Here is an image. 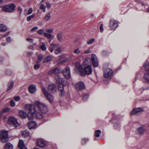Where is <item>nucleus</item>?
<instances>
[{
  "mask_svg": "<svg viewBox=\"0 0 149 149\" xmlns=\"http://www.w3.org/2000/svg\"><path fill=\"white\" fill-rule=\"evenodd\" d=\"M24 108L26 110L29 111L28 115V118L29 120L32 119L33 118L35 114V117L36 118L41 119L43 117L42 113L38 112L32 104H25Z\"/></svg>",
  "mask_w": 149,
  "mask_h": 149,
  "instance_id": "f257e3e1",
  "label": "nucleus"
},
{
  "mask_svg": "<svg viewBox=\"0 0 149 149\" xmlns=\"http://www.w3.org/2000/svg\"><path fill=\"white\" fill-rule=\"evenodd\" d=\"M55 78L58 84V89L61 92V95L63 96L64 95V87L66 85V83L65 82L64 79L61 78L58 75H56L55 76Z\"/></svg>",
  "mask_w": 149,
  "mask_h": 149,
  "instance_id": "f03ea898",
  "label": "nucleus"
},
{
  "mask_svg": "<svg viewBox=\"0 0 149 149\" xmlns=\"http://www.w3.org/2000/svg\"><path fill=\"white\" fill-rule=\"evenodd\" d=\"M34 104L38 109L42 113H45L48 111L47 106L38 101H35Z\"/></svg>",
  "mask_w": 149,
  "mask_h": 149,
  "instance_id": "7ed1b4c3",
  "label": "nucleus"
},
{
  "mask_svg": "<svg viewBox=\"0 0 149 149\" xmlns=\"http://www.w3.org/2000/svg\"><path fill=\"white\" fill-rule=\"evenodd\" d=\"M15 7V4L14 3H11L3 6L2 9L5 12L12 13L14 11Z\"/></svg>",
  "mask_w": 149,
  "mask_h": 149,
  "instance_id": "20e7f679",
  "label": "nucleus"
},
{
  "mask_svg": "<svg viewBox=\"0 0 149 149\" xmlns=\"http://www.w3.org/2000/svg\"><path fill=\"white\" fill-rule=\"evenodd\" d=\"M8 123L11 126H13L15 128H17L20 125L17 119L13 117H10L9 118Z\"/></svg>",
  "mask_w": 149,
  "mask_h": 149,
  "instance_id": "39448f33",
  "label": "nucleus"
},
{
  "mask_svg": "<svg viewBox=\"0 0 149 149\" xmlns=\"http://www.w3.org/2000/svg\"><path fill=\"white\" fill-rule=\"evenodd\" d=\"M8 134L7 132L2 131L0 132V139L1 142L5 143L8 141Z\"/></svg>",
  "mask_w": 149,
  "mask_h": 149,
  "instance_id": "423d86ee",
  "label": "nucleus"
},
{
  "mask_svg": "<svg viewBox=\"0 0 149 149\" xmlns=\"http://www.w3.org/2000/svg\"><path fill=\"white\" fill-rule=\"evenodd\" d=\"M42 90L43 93L48 100L50 102H52L54 100L53 97L49 94L46 91L44 87H42Z\"/></svg>",
  "mask_w": 149,
  "mask_h": 149,
  "instance_id": "0eeeda50",
  "label": "nucleus"
},
{
  "mask_svg": "<svg viewBox=\"0 0 149 149\" xmlns=\"http://www.w3.org/2000/svg\"><path fill=\"white\" fill-rule=\"evenodd\" d=\"M75 70L77 72L80 74L81 75H84L82 67L79 63H77L75 64Z\"/></svg>",
  "mask_w": 149,
  "mask_h": 149,
  "instance_id": "6e6552de",
  "label": "nucleus"
},
{
  "mask_svg": "<svg viewBox=\"0 0 149 149\" xmlns=\"http://www.w3.org/2000/svg\"><path fill=\"white\" fill-rule=\"evenodd\" d=\"M75 87L77 91H81L85 88L84 84L83 82L79 81L76 84Z\"/></svg>",
  "mask_w": 149,
  "mask_h": 149,
  "instance_id": "1a4fd4ad",
  "label": "nucleus"
},
{
  "mask_svg": "<svg viewBox=\"0 0 149 149\" xmlns=\"http://www.w3.org/2000/svg\"><path fill=\"white\" fill-rule=\"evenodd\" d=\"M113 73V72L111 69L108 68L104 72V77L105 78H109L112 76Z\"/></svg>",
  "mask_w": 149,
  "mask_h": 149,
  "instance_id": "9d476101",
  "label": "nucleus"
},
{
  "mask_svg": "<svg viewBox=\"0 0 149 149\" xmlns=\"http://www.w3.org/2000/svg\"><path fill=\"white\" fill-rule=\"evenodd\" d=\"M110 26L111 30H115L118 26V23L115 20H111L110 21Z\"/></svg>",
  "mask_w": 149,
  "mask_h": 149,
  "instance_id": "9b49d317",
  "label": "nucleus"
},
{
  "mask_svg": "<svg viewBox=\"0 0 149 149\" xmlns=\"http://www.w3.org/2000/svg\"><path fill=\"white\" fill-rule=\"evenodd\" d=\"M91 60L93 65L95 67H97L98 65L97 59L96 55L92 54L91 55Z\"/></svg>",
  "mask_w": 149,
  "mask_h": 149,
  "instance_id": "f8f14e48",
  "label": "nucleus"
},
{
  "mask_svg": "<svg viewBox=\"0 0 149 149\" xmlns=\"http://www.w3.org/2000/svg\"><path fill=\"white\" fill-rule=\"evenodd\" d=\"M63 73L66 79H69L71 77L70 69L68 67H66L63 70Z\"/></svg>",
  "mask_w": 149,
  "mask_h": 149,
  "instance_id": "ddd939ff",
  "label": "nucleus"
},
{
  "mask_svg": "<svg viewBox=\"0 0 149 149\" xmlns=\"http://www.w3.org/2000/svg\"><path fill=\"white\" fill-rule=\"evenodd\" d=\"M48 91L51 93H55L56 90V86L54 84L49 85L48 87Z\"/></svg>",
  "mask_w": 149,
  "mask_h": 149,
  "instance_id": "4468645a",
  "label": "nucleus"
},
{
  "mask_svg": "<svg viewBox=\"0 0 149 149\" xmlns=\"http://www.w3.org/2000/svg\"><path fill=\"white\" fill-rule=\"evenodd\" d=\"M83 71L84 73V75L85 74L90 75L92 73V69L91 66L89 65L87 66L83 69Z\"/></svg>",
  "mask_w": 149,
  "mask_h": 149,
  "instance_id": "2eb2a0df",
  "label": "nucleus"
},
{
  "mask_svg": "<svg viewBox=\"0 0 149 149\" xmlns=\"http://www.w3.org/2000/svg\"><path fill=\"white\" fill-rule=\"evenodd\" d=\"M52 47H54L55 53L56 54H58L61 52V48L58 45L52 44Z\"/></svg>",
  "mask_w": 149,
  "mask_h": 149,
  "instance_id": "dca6fc26",
  "label": "nucleus"
},
{
  "mask_svg": "<svg viewBox=\"0 0 149 149\" xmlns=\"http://www.w3.org/2000/svg\"><path fill=\"white\" fill-rule=\"evenodd\" d=\"M36 126V123L35 122L33 121H29L27 123V126L29 129L35 128Z\"/></svg>",
  "mask_w": 149,
  "mask_h": 149,
  "instance_id": "f3484780",
  "label": "nucleus"
},
{
  "mask_svg": "<svg viewBox=\"0 0 149 149\" xmlns=\"http://www.w3.org/2000/svg\"><path fill=\"white\" fill-rule=\"evenodd\" d=\"M36 143L37 145L40 147H43L45 145V142L42 139H38Z\"/></svg>",
  "mask_w": 149,
  "mask_h": 149,
  "instance_id": "a211bd4d",
  "label": "nucleus"
},
{
  "mask_svg": "<svg viewBox=\"0 0 149 149\" xmlns=\"http://www.w3.org/2000/svg\"><path fill=\"white\" fill-rule=\"evenodd\" d=\"M143 111V110L140 108H138L136 109H133V110L131 112L130 114L132 115H135L136 114H138L141 112H142Z\"/></svg>",
  "mask_w": 149,
  "mask_h": 149,
  "instance_id": "6ab92c4d",
  "label": "nucleus"
},
{
  "mask_svg": "<svg viewBox=\"0 0 149 149\" xmlns=\"http://www.w3.org/2000/svg\"><path fill=\"white\" fill-rule=\"evenodd\" d=\"M18 146L19 148V149H27L26 148L24 145V141L22 140H20L19 141L18 143Z\"/></svg>",
  "mask_w": 149,
  "mask_h": 149,
  "instance_id": "aec40b11",
  "label": "nucleus"
},
{
  "mask_svg": "<svg viewBox=\"0 0 149 149\" xmlns=\"http://www.w3.org/2000/svg\"><path fill=\"white\" fill-rule=\"evenodd\" d=\"M29 91L31 93H34L36 91V86L34 85H30L29 87Z\"/></svg>",
  "mask_w": 149,
  "mask_h": 149,
  "instance_id": "412c9836",
  "label": "nucleus"
},
{
  "mask_svg": "<svg viewBox=\"0 0 149 149\" xmlns=\"http://www.w3.org/2000/svg\"><path fill=\"white\" fill-rule=\"evenodd\" d=\"M19 116L22 118L24 119L27 116V114L26 113L23 111L20 110L19 112Z\"/></svg>",
  "mask_w": 149,
  "mask_h": 149,
  "instance_id": "4be33fe9",
  "label": "nucleus"
},
{
  "mask_svg": "<svg viewBox=\"0 0 149 149\" xmlns=\"http://www.w3.org/2000/svg\"><path fill=\"white\" fill-rule=\"evenodd\" d=\"M59 72V69L57 68H55L49 71L48 74H56L58 73Z\"/></svg>",
  "mask_w": 149,
  "mask_h": 149,
  "instance_id": "5701e85b",
  "label": "nucleus"
},
{
  "mask_svg": "<svg viewBox=\"0 0 149 149\" xmlns=\"http://www.w3.org/2000/svg\"><path fill=\"white\" fill-rule=\"evenodd\" d=\"M44 36L46 38L48 39H53L54 37V35L52 34L48 33H44Z\"/></svg>",
  "mask_w": 149,
  "mask_h": 149,
  "instance_id": "b1692460",
  "label": "nucleus"
},
{
  "mask_svg": "<svg viewBox=\"0 0 149 149\" xmlns=\"http://www.w3.org/2000/svg\"><path fill=\"white\" fill-rule=\"evenodd\" d=\"M14 85V82L13 81H10L8 84V87L7 89V91L10 90L13 87Z\"/></svg>",
  "mask_w": 149,
  "mask_h": 149,
  "instance_id": "393cba45",
  "label": "nucleus"
},
{
  "mask_svg": "<svg viewBox=\"0 0 149 149\" xmlns=\"http://www.w3.org/2000/svg\"><path fill=\"white\" fill-rule=\"evenodd\" d=\"M4 147L5 149H13V146L12 144L8 143L5 145Z\"/></svg>",
  "mask_w": 149,
  "mask_h": 149,
  "instance_id": "a878e982",
  "label": "nucleus"
},
{
  "mask_svg": "<svg viewBox=\"0 0 149 149\" xmlns=\"http://www.w3.org/2000/svg\"><path fill=\"white\" fill-rule=\"evenodd\" d=\"M63 33H59L57 34V38L58 41L60 42H62L63 41Z\"/></svg>",
  "mask_w": 149,
  "mask_h": 149,
  "instance_id": "bb28decb",
  "label": "nucleus"
},
{
  "mask_svg": "<svg viewBox=\"0 0 149 149\" xmlns=\"http://www.w3.org/2000/svg\"><path fill=\"white\" fill-rule=\"evenodd\" d=\"M52 60V57L48 56L45 58L43 61V62L44 63H47L50 61Z\"/></svg>",
  "mask_w": 149,
  "mask_h": 149,
  "instance_id": "cd10ccee",
  "label": "nucleus"
},
{
  "mask_svg": "<svg viewBox=\"0 0 149 149\" xmlns=\"http://www.w3.org/2000/svg\"><path fill=\"white\" fill-rule=\"evenodd\" d=\"M145 69L147 71H149V61H147L143 65Z\"/></svg>",
  "mask_w": 149,
  "mask_h": 149,
  "instance_id": "c85d7f7f",
  "label": "nucleus"
},
{
  "mask_svg": "<svg viewBox=\"0 0 149 149\" xmlns=\"http://www.w3.org/2000/svg\"><path fill=\"white\" fill-rule=\"evenodd\" d=\"M7 29V27L4 25L0 24V31H5Z\"/></svg>",
  "mask_w": 149,
  "mask_h": 149,
  "instance_id": "c756f323",
  "label": "nucleus"
},
{
  "mask_svg": "<svg viewBox=\"0 0 149 149\" xmlns=\"http://www.w3.org/2000/svg\"><path fill=\"white\" fill-rule=\"evenodd\" d=\"M30 134L29 132L27 131H23L22 132V136L24 137H27L29 136Z\"/></svg>",
  "mask_w": 149,
  "mask_h": 149,
  "instance_id": "7c9ffc66",
  "label": "nucleus"
},
{
  "mask_svg": "<svg viewBox=\"0 0 149 149\" xmlns=\"http://www.w3.org/2000/svg\"><path fill=\"white\" fill-rule=\"evenodd\" d=\"M44 57V56L43 55H40L38 56V59L36 61V63H40L42 61V59Z\"/></svg>",
  "mask_w": 149,
  "mask_h": 149,
  "instance_id": "2f4dec72",
  "label": "nucleus"
},
{
  "mask_svg": "<svg viewBox=\"0 0 149 149\" xmlns=\"http://www.w3.org/2000/svg\"><path fill=\"white\" fill-rule=\"evenodd\" d=\"M39 48L43 51L45 50L46 49V45L44 43H42V45L40 46Z\"/></svg>",
  "mask_w": 149,
  "mask_h": 149,
  "instance_id": "473e14b6",
  "label": "nucleus"
},
{
  "mask_svg": "<svg viewBox=\"0 0 149 149\" xmlns=\"http://www.w3.org/2000/svg\"><path fill=\"white\" fill-rule=\"evenodd\" d=\"M144 78L146 81L149 83V73L145 74L144 75Z\"/></svg>",
  "mask_w": 149,
  "mask_h": 149,
  "instance_id": "72a5a7b5",
  "label": "nucleus"
},
{
  "mask_svg": "<svg viewBox=\"0 0 149 149\" xmlns=\"http://www.w3.org/2000/svg\"><path fill=\"white\" fill-rule=\"evenodd\" d=\"M137 131L140 134H143L144 132V129L142 127L138 128L137 129Z\"/></svg>",
  "mask_w": 149,
  "mask_h": 149,
  "instance_id": "f704fd0d",
  "label": "nucleus"
},
{
  "mask_svg": "<svg viewBox=\"0 0 149 149\" xmlns=\"http://www.w3.org/2000/svg\"><path fill=\"white\" fill-rule=\"evenodd\" d=\"M10 109L8 107L4 109L1 112V113L2 114L3 113H7L10 111Z\"/></svg>",
  "mask_w": 149,
  "mask_h": 149,
  "instance_id": "c9c22d12",
  "label": "nucleus"
},
{
  "mask_svg": "<svg viewBox=\"0 0 149 149\" xmlns=\"http://www.w3.org/2000/svg\"><path fill=\"white\" fill-rule=\"evenodd\" d=\"M101 134V131L99 130H96L95 132V136L97 137H99Z\"/></svg>",
  "mask_w": 149,
  "mask_h": 149,
  "instance_id": "e433bc0d",
  "label": "nucleus"
},
{
  "mask_svg": "<svg viewBox=\"0 0 149 149\" xmlns=\"http://www.w3.org/2000/svg\"><path fill=\"white\" fill-rule=\"evenodd\" d=\"M50 17V14L49 13H47L45 16V21H48Z\"/></svg>",
  "mask_w": 149,
  "mask_h": 149,
  "instance_id": "4c0bfd02",
  "label": "nucleus"
},
{
  "mask_svg": "<svg viewBox=\"0 0 149 149\" xmlns=\"http://www.w3.org/2000/svg\"><path fill=\"white\" fill-rule=\"evenodd\" d=\"M46 6L43 4H42L40 6V9L42 10L43 12H45L46 11Z\"/></svg>",
  "mask_w": 149,
  "mask_h": 149,
  "instance_id": "58836bf2",
  "label": "nucleus"
},
{
  "mask_svg": "<svg viewBox=\"0 0 149 149\" xmlns=\"http://www.w3.org/2000/svg\"><path fill=\"white\" fill-rule=\"evenodd\" d=\"M54 30V29L51 28L48 29H46V31L48 33H52L53 32Z\"/></svg>",
  "mask_w": 149,
  "mask_h": 149,
  "instance_id": "ea45409f",
  "label": "nucleus"
},
{
  "mask_svg": "<svg viewBox=\"0 0 149 149\" xmlns=\"http://www.w3.org/2000/svg\"><path fill=\"white\" fill-rule=\"evenodd\" d=\"M35 16V15L33 14L29 16L27 18V20L28 21H29L31 19L33 18Z\"/></svg>",
  "mask_w": 149,
  "mask_h": 149,
  "instance_id": "a19ab883",
  "label": "nucleus"
},
{
  "mask_svg": "<svg viewBox=\"0 0 149 149\" xmlns=\"http://www.w3.org/2000/svg\"><path fill=\"white\" fill-rule=\"evenodd\" d=\"M74 53L76 54H78L81 53V51L79 48H77L74 50Z\"/></svg>",
  "mask_w": 149,
  "mask_h": 149,
  "instance_id": "79ce46f5",
  "label": "nucleus"
},
{
  "mask_svg": "<svg viewBox=\"0 0 149 149\" xmlns=\"http://www.w3.org/2000/svg\"><path fill=\"white\" fill-rule=\"evenodd\" d=\"M95 39H92L87 41V43L88 45H90L92 44L95 41Z\"/></svg>",
  "mask_w": 149,
  "mask_h": 149,
  "instance_id": "37998d69",
  "label": "nucleus"
},
{
  "mask_svg": "<svg viewBox=\"0 0 149 149\" xmlns=\"http://www.w3.org/2000/svg\"><path fill=\"white\" fill-rule=\"evenodd\" d=\"M37 33L40 34H44V33H45L43 29L38 30L37 31Z\"/></svg>",
  "mask_w": 149,
  "mask_h": 149,
  "instance_id": "c03bdc74",
  "label": "nucleus"
},
{
  "mask_svg": "<svg viewBox=\"0 0 149 149\" xmlns=\"http://www.w3.org/2000/svg\"><path fill=\"white\" fill-rule=\"evenodd\" d=\"M46 5L47 8L49 9L51 7V4L48 2L46 3Z\"/></svg>",
  "mask_w": 149,
  "mask_h": 149,
  "instance_id": "a18cd8bd",
  "label": "nucleus"
},
{
  "mask_svg": "<svg viewBox=\"0 0 149 149\" xmlns=\"http://www.w3.org/2000/svg\"><path fill=\"white\" fill-rule=\"evenodd\" d=\"M33 12V9L32 8H30L28 11L27 14L28 15H30Z\"/></svg>",
  "mask_w": 149,
  "mask_h": 149,
  "instance_id": "49530a36",
  "label": "nucleus"
},
{
  "mask_svg": "<svg viewBox=\"0 0 149 149\" xmlns=\"http://www.w3.org/2000/svg\"><path fill=\"white\" fill-rule=\"evenodd\" d=\"M10 105L11 106L13 107H14L15 105V102L13 101H11L10 102Z\"/></svg>",
  "mask_w": 149,
  "mask_h": 149,
  "instance_id": "de8ad7c7",
  "label": "nucleus"
},
{
  "mask_svg": "<svg viewBox=\"0 0 149 149\" xmlns=\"http://www.w3.org/2000/svg\"><path fill=\"white\" fill-rule=\"evenodd\" d=\"M40 66L39 64L35 65L34 66V68L35 70H38Z\"/></svg>",
  "mask_w": 149,
  "mask_h": 149,
  "instance_id": "09e8293b",
  "label": "nucleus"
},
{
  "mask_svg": "<svg viewBox=\"0 0 149 149\" xmlns=\"http://www.w3.org/2000/svg\"><path fill=\"white\" fill-rule=\"evenodd\" d=\"M20 98L19 96L15 97L14 98L15 100L16 101H19L20 100Z\"/></svg>",
  "mask_w": 149,
  "mask_h": 149,
  "instance_id": "8fccbe9b",
  "label": "nucleus"
},
{
  "mask_svg": "<svg viewBox=\"0 0 149 149\" xmlns=\"http://www.w3.org/2000/svg\"><path fill=\"white\" fill-rule=\"evenodd\" d=\"M100 31L101 32H102L103 31V24H101L100 26Z\"/></svg>",
  "mask_w": 149,
  "mask_h": 149,
  "instance_id": "3c124183",
  "label": "nucleus"
},
{
  "mask_svg": "<svg viewBox=\"0 0 149 149\" xmlns=\"http://www.w3.org/2000/svg\"><path fill=\"white\" fill-rule=\"evenodd\" d=\"M26 40L27 41L31 42H32L33 41V39L29 38H27L26 39Z\"/></svg>",
  "mask_w": 149,
  "mask_h": 149,
  "instance_id": "603ef678",
  "label": "nucleus"
},
{
  "mask_svg": "<svg viewBox=\"0 0 149 149\" xmlns=\"http://www.w3.org/2000/svg\"><path fill=\"white\" fill-rule=\"evenodd\" d=\"M38 29V27L37 26H35L33 27V28L31 29V31H34V30H37Z\"/></svg>",
  "mask_w": 149,
  "mask_h": 149,
  "instance_id": "864d4df0",
  "label": "nucleus"
},
{
  "mask_svg": "<svg viewBox=\"0 0 149 149\" xmlns=\"http://www.w3.org/2000/svg\"><path fill=\"white\" fill-rule=\"evenodd\" d=\"M91 52V51L89 49L87 50L84 52V53L85 54H87L88 53H90Z\"/></svg>",
  "mask_w": 149,
  "mask_h": 149,
  "instance_id": "5fc2aeb1",
  "label": "nucleus"
},
{
  "mask_svg": "<svg viewBox=\"0 0 149 149\" xmlns=\"http://www.w3.org/2000/svg\"><path fill=\"white\" fill-rule=\"evenodd\" d=\"M88 59H86L83 62V65H86L88 63Z\"/></svg>",
  "mask_w": 149,
  "mask_h": 149,
  "instance_id": "6e6d98bb",
  "label": "nucleus"
},
{
  "mask_svg": "<svg viewBox=\"0 0 149 149\" xmlns=\"http://www.w3.org/2000/svg\"><path fill=\"white\" fill-rule=\"evenodd\" d=\"M29 49H30L33 50L34 47L32 45H30L29 47Z\"/></svg>",
  "mask_w": 149,
  "mask_h": 149,
  "instance_id": "4d7b16f0",
  "label": "nucleus"
},
{
  "mask_svg": "<svg viewBox=\"0 0 149 149\" xmlns=\"http://www.w3.org/2000/svg\"><path fill=\"white\" fill-rule=\"evenodd\" d=\"M54 49V47H52V44H51V47L50 48L49 51L51 52H53Z\"/></svg>",
  "mask_w": 149,
  "mask_h": 149,
  "instance_id": "13d9d810",
  "label": "nucleus"
},
{
  "mask_svg": "<svg viewBox=\"0 0 149 149\" xmlns=\"http://www.w3.org/2000/svg\"><path fill=\"white\" fill-rule=\"evenodd\" d=\"M11 39L10 37H8L6 38V41H7L9 42L10 41Z\"/></svg>",
  "mask_w": 149,
  "mask_h": 149,
  "instance_id": "bf43d9fd",
  "label": "nucleus"
},
{
  "mask_svg": "<svg viewBox=\"0 0 149 149\" xmlns=\"http://www.w3.org/2000/svg\"><path fill=\"white\" fill-rule=\"evenodd\" d=\"M88 97V96L87 95H86L84 96L83 97V100H85Z\"/></svg>",
  "mask_w": 149,
  "mask_h": 149,
  "instance_id": "052dcab7",
  "label": "nucleus"
},
{
  "mask_svg": "<svg viewBox=\"0 0 149 149\" xmlns=\"http://www.w3.org/2000/svg\"><path fill=\"white\" fill-rule=\"evenodd\" d=\"M18 11H20V13H21L22 11V9L20 7H18Z\"/></svg>",
  "mask_w": 149,
  "mask_h": 149,
  "instance_id": "680f3d73",
  "label": "nucleus"
},
{
  "mask_svg": "<svg viewBox=\"0 0 149 149\" xmlns=\"http://www.w3.org/2000/svg\"><path fill=\"white\" fill-rule=\"evenodd\" d=\"M84 140H85L86 141H87V140L86 139H83V140H82V143H84V142H83V141H84Z\"/></svg>",
  "mask_w": 149,
  "mask_h": 149,
  "instance_id": "e2e57ef3",
  "label": "nucleus"
},
{
  "mask_svg": "<svg viewBox=\"0 0 149 149\" xmlns=\"http://www.w3.org/2000/svg\"><path fill=\"white\" fill-rule=\"evenodd\" d=\"M1 45L3 46H5L6 45V43H2Z\"/></svg>",
  "mask_w": 149,
  "mask_h": 149,
  "instance_id": "0e129e2a",
  "label": "nucleus"
},
{
  "mask_svg": "<svg viewBox=\"0 0 149 149\" xmlns=\"http://www.w3.org/2000/svg\"><path fill=\"white\" fill-rule=\"evenodd\" d=\"M28 54L29 55H31L32 54V53H31V52H29V53H28Z\"/></svg>",
  "mask_w": 149,
  "mask_h": 149,
  "instance_id": "69168bd1",
  "label": "nucleus"
},
{
  "mask_svg": "<svg viewBox=\"0 0 149 149\" xmlns=\"http://www.w3.org/2000/svg\"><path fill=\"white\" fill-rule=\"evenodd\" d=\"M147 11L148 12H149V7H148V8L147 9Z\"/></svg>",
  "mask_w": 149,
  "mask_h": 149,
  "instance_id": "338daca9",
  "label": "nucleus"
},
{
  "mask_svg": "<svg viewBox=\"0 0 149 149\" xmlns=\"http://www.w3.org/2000/svg\"><path fill=\"white\" fill-rule=\"evenodd\" d=\"M39 149L37 148H33V149Z\"/></svg>",
  "mask_w": 149,
  "mask_h": 149,
  "instance_id": "774afa93",
  "label": "nucleus"
}]
</instances>
